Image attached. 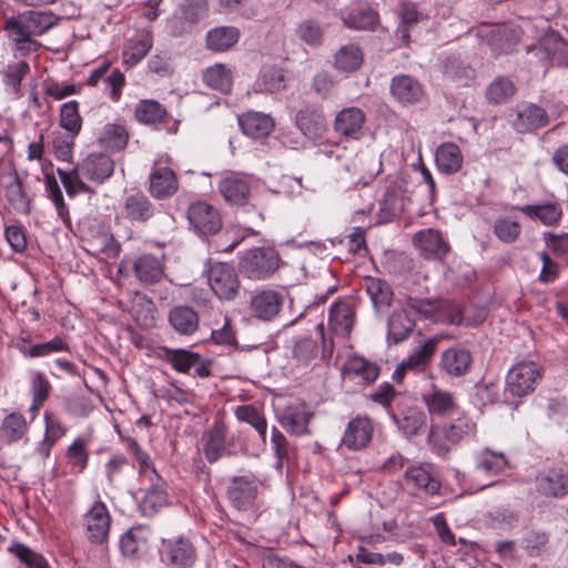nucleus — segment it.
<instances>
[{"mask_svg":"<svg viewBox=\"0 0 568 568\" xmlns=\"http://www.w3.org/2000/svg\"><path fill=\"white\" fill-rule=\"evenodd\" d=\"M258 494V486L253 474L233 476L226 486V498L231 506L240 511L254 507Z\"/></svg>","mask_w":568,"mask_h":568,"instance_id":"13","label":"nucleus"},{"mask_svg":"<svg viewBox=\"0 0 568 568\" xmlns=\"http://www.w3.org/2000/svg\"><path fill=\"white\" fill-rule=\"evenodd\" d=\"M475 432L476 423L468 413L460 410L438 424H429L427 440L436 455L446 458L455 446Z\"/></svg>","mask_w":568,"mask_h":568,"instance_id":"3","label":"nucleus"},{"mask_svg":"<svg viewBox=\"0 0 568 568\" xmlns=\"http://www.w3.org/2000/svg\"><path fill=\"white\" fill-rule=\"evenodd\" d=\"M464 158L459 146L454 142L442 143L435 153L437 170L444 174H454L460 171Z\"/></svg>","mask_w":568,"mask_h":568,"instance_id":"40","label":"nucleus"},{"mask_svg":"<svg viewBox=\"0 0 568 568\" xmlns=\"http://www.w3.org/2000/svg\"><path fill=\"white\" fill-rule=\"evenodd\" d=\"M234 416L241 423L252 426L258 434L261 440L266 443L267 420L263 408L253 404H244L234 408Z\"/></svg>","mask_w":568,"mask_h":568,"instance_id":"46","label":"nucleus"},{"mask_svg":"<svg viewBox=\"0 0 568 568\" xmlns=\"http://www.w3.org/2000/svg\"><path fill=\"white\" fill-rule=\"evenodd\" d=\"M153 45L152 34L149 31L139 32L133 39L129 40L123 53V63L129 68L136 65L150 52Z\"/></svg>","mask_w":568,"mask_h":568,"instance_id":"42","label":"nucleus"},{"mask_svg":"<svg viewBox=\"0 0 568 568\" xmlns=\"http://www.w3.org/2000/svg\"><path fill=\"white\" fill-rule=\"evenodd\" d=\"M0 432L8 443L19 442L28 432L26 417L20 412L8 414L1 423Z\"/></svg>","mask_w":568,"mask_h":568,"instance_id":"61","label":"nucleus"},{"mask_svg":"<svg viewBox=\"0 0 568 568\" xmlns=\"http://www.w3.org/2000/svg\"><path fill=\"white\" fill-rule=\"evenodd\" d=\"M171 328L180 336H192L200 328L199 313L189 305L173 306L168 314Z\"/></svg>","mask_w":568,"mask_h":568,"instance_id":"34","label":"nucleus"},{"mask_svg":"<svg viewBox=\"0 0 568 568\" xmlns=\"http://www.w3.org/2000/svg\"><path fill=\"white\" fill-rule=\"evenodd\" d=\"M8 552L14 556L26 568H52L49 560L28 545L13 541L8 547Z\"/></svg>","mask_w":568,"mask_h":568,"instance_id":"53","label":"nucleus"},{"mask_svg":"<svg viewBox=\"0 0 568 568\" xmlns=\"http://www.w3.org/2000/svg\"><path fill=\"white\" fill-rule=\"evenodd\" d=\"M406 201V190L397 182L389 184L379 203L378 222L386 224L398 219L404 212Z\"/></svg>","mask_w":568,"mask_h":568,"instance_id":"27","label":"nucleus"},{"mask_svg":"<svg viewBox=\"0 0 568 568\" xmlns=\"http://www.w3.org/2000/svg\"><path fill=\"white\" fill-rule=\"evenodd\" d=\"M129 131L123 124L108 123L98 138L99 144L111 152L123 151L129 142Z\"/></svg>","mask_w":568,"mask_h":568,"instance_id":"48","label":"nucleus"},{"mask_svg":"<svg viewBox=\"0 0 568 568\" xmlns=\"http://www.w3.org/2000/svg\"><path fill=\"white\" fill-rule=\"evenodd\" d=\"M4 196L17 212L30 214L31 199L27 195L23 183L17 172L13 173V180L4 187Z\"/></svg>","mask_w":568,"mask_h":568,"instance_id":"52","label":"nucleus"},{"mask_svg":"<svg viewBox=\"0 0 568 568\" xmlns=\"http://www.w3.org/2000/svg\"><path fill=\"white\" fill-rule=\"evenodd\" d=\"M131 313L134 322L142 328H152L156 325V306L145 294H135Z\"/></svg>","mask_w":568,"mask_h":568,"instance_id":"49","label":"nucleus"},{"mask_svg":"<svg viewBox=\"0 0 568 568\" xmlns=\"http://www.w3.org/2000/svg\"><path fill=\"white\" fill-rule=\"evenodd\" d=\"M364 283L365 291L376 310L390 305L394 293L390 285L385 280L368 276L365 278Z\"/></svg>","mask_w":568,"mask_h":568,"instance_id":"54","label":"nucleus"},{"mask_svg":"<svg viewBox=\"0 0 568 568\" xmlns=\"http://www.w3.org/2000/svg\"><path fill=\"white\" fill-rule=\"evenodd\" d=\"M364 62L361 48L354 43L342 47L335 54V67L347 73L357 71Z\"/></svg>","mask_w":568,"mask_h":568,"instance_id":"58","label":"nucleus"},{"mask_svg":"<svg viewBox=\"0 0 568 568\" xmlns=\"http://www.w3.org/2000/svg\"><path fill=\"white\" fill-rule=\"evenodd\" d=\"M354 313L351 305L342 298H337V301L332 304L328 312L329 331L335 335L346 336L352 329Z\"/></svg>","mask_w":568,"mask_h":568,"instance_id":"39","label":"nucleus"},{"mask_svg":"<svg viewBox=\"0 0 568 568\" xmlns=\"http://www.w3.org/2000/svg\"><path fill=\"white\" fill-rule=\"evenodd\" d=\"M115 163L106 153H90L71 170L57 169V173L70 197L80 193L95 195V190L84 182L103 184L114 173Z\"/></svg>","mask_w":568,"mask_h":568,"instance_id":"1","label":"nucleus"},{"mask_svg":"<svg viewBox=\"0 0 568 568\" xmlns=\"http://www.w3.org/2000/svg\"><path fill=\"white\" fill-rule=\"evenodd\" d=\"M513 210L521 212L532 221H539L545 226H558L564 216V210L558 201H544L536 204L515 205Z\"/></svg>","mask_w":568,"mask_h":568,"instance_id":"29","label":"nucleus"},{"mask_svg":"<svg viewBox=\"0 0 568 568\" xmlns=\"http://www.w3.org/2000/svg\"><path fill=\"white\" fill-rule=\"evenodd\" d=\"M524 29L516 23H503L481 31L479 37L485 43L493 58L498 59L503 55H510L517 52L518 45L523 41Z\"/></svg>","mask_w":568,"mask_h":568,"instance_id":"7","label":"nucleus"},{"mask_svg":"<svg viewBox=\"0 0 568 568\" xmlns=\"http://www.w3.org/2000/svg\"><path fill=\"white\" fill-rule=\"evenodd\" d=\"M389 91L394 100L404 106L416 105L420 103L425 95L423 84L413 75L395 74L390 79Z\"/></svg>","mask_w":568,"mask_h":568,"instance_id":"20","label":"nucleus"},{"mask_svg":"<svg viewBox=\"0 0 568 568\" xmlns=\"http://www.w3.org/2000/svg\"><path fill=\"white\" fill-rule=\"evenodd\" d=\"M423 400L427 407L430 424H438L463 410L457 404L455 395L448 390L434 389L424 395Z\"/></svg>","mask_w":568,"mask_h":568,"instance_id":"22","label":"nucleus"},{"mask_svg":"<svg viewBox=\"0 0 568 568\" xmlns=\"http://www.w3.org/2000/svg\"><path fill=\"white\" fill-rule=\"evenodd\" d=\"M62 17L52 11L28 10L18 16L8 18L3 29H14V26L21 28V32H27L32 37H40L50 29L58 26Z\"/></svg>","mask_w":568,"mask_h":568,"instance_id":"11","label":"nucleus"},{"mask_svg":"<svg viewBox=\"0 0 568 568\" xmlns=\"http://www.w3.org/2000/svg\"><path fill=\"white\" fill-rule=\"evenodd\" d=\"M202 453L209 464H215L223 457H235L239 454H247V442L243 433L239 430L229 437V427L220 418L202 433Z\"/></svg>","mask_w":568,"mask_h":568,"instance_id":"2","label":"nucleus"},{"mask_svg":"<svg viewBox=\"0 0 568 568\" xmlns=\"http://www.w3.org/2000/svg\"><path fill=\"white\" fill-rule=\"evenodd\" d=\"M240 39L236 27L222 26L207 31L205 36L206 48L213 52H225L234 47Z\"/></svg>","mask_w":568,"mask_h":568,"instance_id":"43","label":"nucleus"},{"mask_svg":"<svg viewBox=\"0 0 568 568\" xmlns=\"http://www.w3.org/2000/svg\"><path fill=\"white\" fill-rule=\"evenodd\" d=\"M542 375L544 368L532 361L514 365L506 375L503 404L517 409L521 399L536 389Z\"/></svg>","mask_w":568,"mask_h":568,"instance_id":"4","label":"nucleus"},{"mask_svg":"<svg viewBox=\"0 0 568 568\" xmlns=\"http://www.w3.org/2000/svg\"><path fill=\"white\" fill-rule=\"evenodd\" d=\"M475 466L486 475H499L509 468V460L504 453L486 447L475 455Z\"/></svg>","mask_w":568,"mask_h":568,"instance_id":"45","label":"nucleus"},{"mask_svg":"<svg viewBox=\"0 0 568 568\" xmlns=\"http://www.w3.org/2000/svg\"><path fill=\"white\" fill-rule=\"evenodd\" d=\"M510 123L517 133H532L549 124V115L544 108L531 102H524L514 110Z\"/></svg>","mask_w":568,"mask_h":568,"instance_id":"18","label":"nucleus"},{"mask_svg":"<svg viewBox=\"0 0 568 568\" xmlns=\"http://www.w3.org/2000/svg\"><path fill=\"white\" fill-rule=\"evenodd\" d=\"M366 122L365 112L356 106L342 109L335 116V132L347 140H359Z\"/></svg>","mask_w":568,"mask_h":568,"instance_id":"26","label":"nucleus"},{"mask_svg":"<svg viewBox=\"0 0 568 568\" xmlns=\"http://www.w3.org/2000/svg\"><path fill=\"white\" fill-rule=\"evenodd\" d=\"M159 555L166 568H194L199 561L195 541L183 534L162 538Z\"/></svg>","mask_w":568,"mask_h":568,"instance_id":"6","label":"nucleus"},{"mask_svg":"<svg viewBox=\"0 0 568 568\" xmlns=\"http://www.w3.org/2000/svg\"><path fill=\"white\" fill-rule=\"evenodd\" d=\"M8 33V38L12 43V49L21 57L37 52L41 49L42 44L34 39V37L27 32H21V28L14 26V29H3Z\"/></svg>","mask_w":568,"mask_h":568,"instance_id":"62","label":"nucleus"},{"mask_svg":"<svg viewBox=\"0 0 568 568\" xmlns=\"http://www.w3.org/2000/svg\"><path fill=\"white\" fill-rule=\"evenodd\" d=\"M149 181V193L155 200H168L179 190L176 173L169 166L153 169Z\"/></svg>","mask_w":568,"mask_h":568,"instance_id":"30","label":"nucleus"},{"mask_svg":"<svg viewBox=\"0 0 568 568\" xmlns=\"http://www.w3.org/2000/svg\"><path fill=\"white\" fill-rule=\"evenodd\" d=\"M59 125L71 133L72 135H79L82 128V118L79 111V103L75 100H71L61 105Z\"/></svg>","mask_w":568,"mask_h":568,"instance_id":"64","label":"nucleus"},{"mask_svg":"<svg viewBox=\"0 0 568 568\" xmlns=\"http://www.w3.org/2000/svg\"><path fill=\"white\" fill-rule=\"evenodd\" d=\"M186 217L194 232L202 239L207 240L215 236L223 227L222 216L217 209L197 201L189 205Z\"/></svg>","mask_w":568,"mask_h":568,"instance_id":"9","label":"nucleus"},{"mask_svg":"<svg viewBox=\"0 0 568 568\" xmlns=\"http://www.w3.org/2000/svg\"><path fill=\"white\" fill-rule=\"evenodd\" d=\"M203 82L211 89L227 94L232 90V72L223 64H215L203 72Z\"/></svg>","mask_w":568,"mask_h":568,"instance_id":"57","label":"nucleus"},{"mask_svg":"<svg viewBox=\"0 0 568 568\" xmlns=\"http://www.w3.org/2000/svg\"><path fill=\"white\" fill-rule=\"evenodd\" d=\"M286 71L276 65L265 67L261 70L256 85L261 92L277 93L287 88Z\"/></svg>","mask_w":568,"mask_h":568,"instance_id":"50","label":"nucleus"},{"mask_svg":"<svg viewBox=\"0 0 568 568\" xmlns=\"http://www.w3.org/2000/svg\"><path fill=\"white\" fill-rule=\"evenodd\" d=\"M284 264L280 253L272 246H257L239 255V272L246 278L264 281L273 276Z\"/></svg>","mask_w":568,"mask_h":568,"instance_id":"5","label":"nucleus"},{"mask_svg":"<svg viewBox=\"0 0 568 568\" xmlns=\"http://www.w3.org/2000/svg\"><path fill=\"white\" fill-rule=\"evenodd\" d=\"M134 116L138 122L145 125L162 124L170 134H175L179 131L180 121L172 118L165 106L156 100H140L135 105Z\"/></svg>","mask_w":568,"mask_h":568,"instance_id":"17","label":"nucleus"},{"mask_svg":"<svg viewBox=\"0 0 568 568\" xmlns=\"http://www.w3.org/2000/svg\"><path fill=\"white\" fill-rule=\"evenodd\" d=\"M219 191L231 205L243 206L251 197L250 184L241 178H224L219 184Z\"/></svg>","mask_w":568,"mask_h":568,"instance_id":"41","label":"nucleus"},{"mask_svg":"<svg viewBox=\"0 0 568 568\" xmlns=\"http://www.w3.org/2000/svg\"><path fill=\"white\" fill-rule=\"evenodd\" d=\"M28 339H22L21 344L18 345L19 351L27 357H43L57 352H68L70 349L69 344L60 336L39 344L27 346Z\"/></svg>","mask_w":568,"mask_h":568,"instance_id":"55","label":"nucleus"},{"mask_svg":"<svg viewBox=\"0 0 568 568\" xmlns=\"http://www.w3.org/2000/svg\"><path fill=\"white\" fill-rule=\"evenodd\" d=\"M516 93L515 83L506 75H499L485 90V98L490 104L506 103Z\"/></svg>","mask_w":568,"mask_h":568,"instance_id":"56","label":"nucleus"},{"mask_svg":"<svg viewBox=\"0 0 568 568\" xmlns=\"http://www.w3.org/2000/svg\"><path fill=\"white\" fill-rule=\"evenodd\" d=\"M342 373L361 377L364 383L372 384L378 378L379 366L361 355L354 354L343 365Z\"/></svg>","mask_w":568,"mask_h":568,"instance_id":"47","label":"nucleus"},{"mask_svg":"<svg viewBox=\"0 0 568 568\" xmlns=\"http://www.w3.org/2000/svg\"><path fill=\"white\" fill-rule=\"evenodd\" d=\"M443 77L457 87H469L476 78V71L459 57L448 55L440 63Z\"/></svg>","mask_w":568,"mask_h":568,"instance_id":"38","label":"nucleus"},{"mask_svg":"<svg viewBox=\"0 0 568 568\" xmlns=\"http://www.w3.org/2000/svg\"><path fill=\"white\" fill-rule=\"evenodd\" d=\"M474 356L471 352L463 345H454L440 353L437 368L450 378H463L471 372Z\"/></svg>","mask_w":568,"mask_h":568,"instance_id":"16","label":"nucleus"},{"mask_svg":"<svg viewBox=\"0 0 568 568\" xmlns=\"http://www.w3.org/2000/svg\"><path fill=\"white\" fill-rule=\"evenodd\" d=\"M284 301V295L276 290L256 291L251 297L250 310L255 318L271 322L280 315Z\"/></svg>","mask_w":568,"mask_h":568,"instance_id":"21","label":"nucleus"},{"mask_svg":"<svg viewBox=\"0 0 568 568\" xmlns=\"http://www.w3.org/2000/svg\"><path fill=\"white\" fill-rule=\"evenodd\" d=\"M440 338V335L432 336L422 345L417 346L408 357L404 359L406 362V366H409L410 371L418 373L425 372L437 352Z\"/></svg>","mask_w":568,"mask_h":568,"instance_id":"44","label":"nucleus"},{"mask_svg":"<svg viewBox=\"0 0 568 568\" xmlns=\"http://www.w3.org/2000/svg\"><path fill=\"white\" fill-rule=\"evenodd\" d=\"M156 357L166 362L172 368L181 374H189L191 368L201 359V354L186 348H170L160 346Z\"/></svg>","mask_w":568,"mask_h":568,"instance_id":"37","label":"nucleus"},{"mask_svg":"<svg viewBox=\"0 0 568 568\" xmlns=\"http://www.w3.org/2000/svg\"><path fill=\"white\" fill-rule=\"evenodd\" d=\"M88 539L93 545H103L109 539L111 515L106 505L98 499L84 515Z\"/></svg>","mask_w":568,"mask_h":568,"instance_id":"19","label":"nucleus"},{"mask_svg":"<svg viewBox=\"0 0 568 568\" xmlns=\"http://www.w3.org/2000/svg\"><path fill=\"white\" fill-rule=\"evenodd\" d=\"M136 280L144 286L158 284L164 276V263L151 253L138 256L132 265Z\"/></svg>","mask_w":568,"mask_h":568,"instance_id":"31","label":"nucleus"},{"mask_svg":"<svg viewBox=\"0 0 568 568\" xmlns=\"http://www.w3.org/2000/svg\"><path fill=\"white\" fill-rule=\"evenodd\" d=\"M373 434V420L366 415H357L347 423L342 444L352 452H359L369 445Z\"/></svg>","mask_w":568,"mask_h":568,"instance_id":"23","label":"nucleus"},{"mask_svg":"<svg viewBox=\"0 0 568 568\" xmlns=\"http://www.w3.org/2000/svg\"><path fill=\"white\" fill-rule=\"evenodd\" d=\"M149 479L151 485L144 490L143 497L139 501V510L142 516L153 517L169 505V494L168 485L159 474Z\"/></svg>","mask_w":568,"mask_h":568,"instance_id":"25","label":"nucleus"},{"mask_svg":"<svg viewBox=\"0 0 568 568\" xmlns=\"http://www.w3.org/2000/svg\"><path fill=\"white\" fill-rule=\"evenodd\" d=\"M471 398L474 405L478 407L503 403V394H500L498 383L486 378L475 383Z\"/></svg>","mask_w":568,"mask_h":568,"instance_id":"51","label":"nucleus"},{"mask_svg":"<svg viewBox=\"0 0 568 568\" xmlns=\"http://www.w3.org/2000/svg\"><path fill=\"white\" fill-rule=\"evenodd\" d=\"M535 488L545 498L562 499L568 496V467L562 463L539 470L535 477Z\"/></svg>","mask_w":568,"mask_h":568,"instance_id":"10","label":"nucleus"},{"mask_svg":"<svg viewBox=\"0 0 568 568\" xmlns=\"http://www.w3.org/2000/svg\"><path fill=\"white\" fill-rule=\"evenodd\" d=\"M314 418V413L308 412L306 404L288 406L280 417V423L288 433L302 436L310 434L308 424Z\"/></svg>","mask_w":568,"mask_h":568,"instance_id":"36","label":"nucleus"},{"mask_svg":"<svg viewBox=\"0 0 568 568\" xmlns=\"http://www.w3.org/2000/svg\"><path fill=\"white\" fill-rule=\"evenodd\" d=\"M405 484L416 496L434 497L440 494L442 483L429 464L407 467L404 474Z\"/></svg>","mask_w":568,"mask_h":568,"instance_id":"15","label":"nucleus"},{"mask_svg":"<svg viewBox=\"0 0 568 568\" xmlns=\"http://www.w3.org/2000/svg\"><path fill=\"white\" fill-rule=\"evenodd\" d=\"M151 530L146 526L138 525L126 530L119 540L121 554L132 560H139L150 550Z\"/></svg>","mask_w":568,"mask_h":568,"instance_id":"24","label":"nucleus"},{"mask_svg":"<svg viewBox=\"0 0 568 568\" xmlns=\"http://www.w3.org/2000/svg\"><path fill=\"white\" fill-rule=\"evenodd\" d=\"M416 321L405 308L394 310L387 318V345H398L405 342L413 333Z\"/></svg>","mask_w":568,"mask_h":568,"instance_id":"32","label":"nucleus"},{"mask_svg":"<svg viewBox=\"0 0 568 568\" xmlns=\"http://www.w3.org/2000/svg\"><path fill=\"white\" fill-rule=\"evenodd\" d=\"M405 437H413L426 427V414L407 399H397L394 409L388 414Z\"/></svg>","mask_w":568,"mask_h":568,"instance_id":"14","label":"nucleus"},{"mask_svg":"<svg viewBox=\"0 0 568 568\" xmlns=\"http://www.w3.org/2000/svg\"><path fill=\"white\" fill-rule=\"evenodd\" d=\"M239 125L242 132L255 140L264 139L274 130V119L265 113L247 111L239 115Z\"/></svg>","mask_w":568,"mask_h":568,"instance_id":"35","label":"nucleus"},{"mask_svg":"<svg viewBox=\"0 0 568 568\" xmlns=\"http://www.w3.org/2000/svg\"><path fill=\"white\" fill-rule=\"evenodd\" d=\"M491 230L499 242L513 244L519 240L523 226L510 216H498L495 219Z\"/></svg>","mask_w":568,"mask_h":568,"instance_id":"60","label":"nucleus"},{"mask_svg":"<svg viewBox=\"0 0 568 568\" xmlns=\"http://www.w3.org/2000/svg\"><path fill=\"white\" fill-rule=\"evenodd\" d=\"M414 244L425 258L443 260L450 251L449 243L436 229L420 230L414 235Z\"/></svg>","mask_w":568,"mask_h":568,"instance_id":"28","label":"nucleus"},{"mask_svg":"<svg viewBox=\"0 0 568 568\" xmlns=\"http://www.w3.org/2000/svg\"><path fill=\"white\" fill-rule=\"evenodd\" d=\"M296 125L306 138L316 143L320 139V113L317 109L307 106L300 110L296 114Z\"/></svg>","mask_w":568,"mask_h":568,"instance_id":"63","label":"nucleus"},{"mask_svg":"<svg viewBox=\"0 0 568 568\" xmlns=\"http://www.w3.org/2000/svg\"><path fill=\"white\" fill-rule=\"evenodd\" d=\"M160 213L152 200L142 191L130 193L123 197L120 214L115 216L118 222L123 219L132 225L145 226Z\"/></svg>","mask_w":568,"mask_h":568,"instance_id":"8","label":"nucleus"},{"mask_svg":"<svg viewBox=\"0 0 568 568\" xmlns=\"http://www.w3.org/2000/svg\"><path fill=\"white\" fill-rule=\"evenodd\" d=\"M346 28L358 31H374L379 23V14L373 8L357 4L339 12Z\"/></svg>","mask_w":568,"mask_h":568,"instance_id":"33","label":"nucleus"},{"mask_svg":"<svg viewBox=\"0 0 568 568\" xmlns=\"http://www.w3.org/2000/svg\"><path fill=\"white\" fill-rule=\"evenodd\" d=\"M207 282L221 301H233L240 293L241 283L235 267L229 263L217 262L207 270Z\"/></svg>","mask_w":568,"mask_h":568,"instance_id":"12","label":"nucleus"},{"mask_svg":"<svg viewBox=\"0 0 568 568\" xmlns=\"http://www.w3.org/2000/svg\"><path fill=\"white\" fill-rule=\"evenodd\" d=\"M44 186L48 197L54 204L58 216L62 220L65 225L71 224V217L69 207L64 202V197L60 185L53 174V172H44Z\"/></svg>","mask_w":568,"mask_h":568,"instance_id":"59","label":"nucleus"}]
</instances>
